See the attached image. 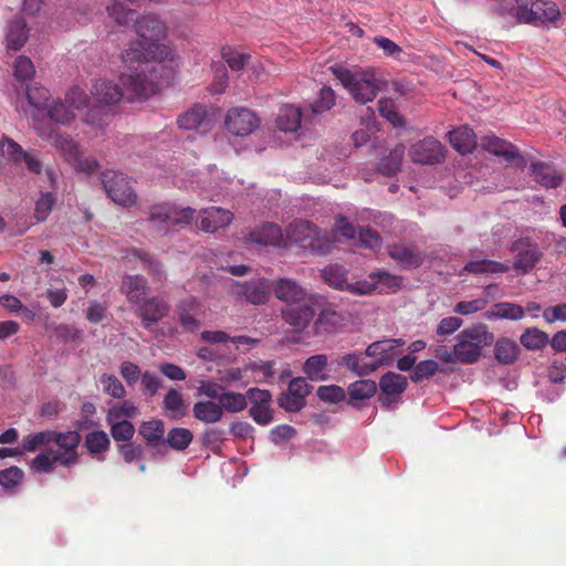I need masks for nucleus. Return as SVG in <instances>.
Segmentation results:
<instances>
[{"label": "nucleus", "mask_w": 566, "mask_h": 566, "mask_svg": "<svg viewBox=\"0 0 566 566\" xmlns=\"http://www.w3.org/2000/svg\"><path fill=\"white\" fill-rule=\"evenodd\" d=\"M177 124L180 129L196 130L200 134H205L211 128V119L208 116L207 108L199 104L180 114Z\"/></svg>", "instance_id": "obj_17"}, {"label": "nucleus", "mask_w": 566, "mask_h": 566, "mask_svg": "<svg viewBox=\"0 0 566 566\" xmlns=\"http://www.w3.org/2000/svg\"><path fill=\"white\" fill-rule=\"evenodd\" d=\"M377 390L375 381L369 379L358 380L348 387L350 402L371 398Z\"/></svg>", "instance_id": "obj_44"}, {"label": "nucleus", "mask_w": 566, "mask_h": 566, "mask_svg": "<svg viewBox=\"0 0 566 566\" xmlns=\"http://www.w3.org/2000/svg\"><path fill=\"white\" fill-rule=\"evenodd\" d=\"M192 412L196 419L205 423H216L223 417L222 407L212 400L196 402Z\"/></svg>", "instance_id": "obj_33"}, {"label": "nucleus", "mask_w": 566, "mask_h": 566, "mask_svg": "<svg viewBox=\"0 0 566 566\" xmlns=\"http://www.w3.org/2000/svg\"><path fill=\"white\" fill-rule=\"evenodd\" d=\"M316 313V298L285 305L282 310L283 319L297 331L306 328Z\"/></svg>", "instance_id": "obj_12"}, {"label": "nucleus", "mask_w": 566, "mask_h": 566, "mask_svg": "<svg viewBox=\"0 0 566 566\" xmlns=\"http://www.w3.org/2000/svg\"><path fill=\"white\" fill-rule=\"evenodd\" d=\"M302 122V112L298 107L293 105H283L280 108L276 126L280 130L285 133H294L296 132Z\"/></svg>", "instance_id": "obj_31"}, {"label": "nucleus", "mask_w": 566, "mask_h": 566, "mask_svg": "<svg viewBox=\"0 0 566 566\" xmlns=\"http://www.w3.org/2000/svg\"><path fill=\"white\" fill-rule=\"evenodd\" d=\"M486 298H476L472 301H461L453 307V313L459 315H470L484 310L488 305Z\"/></svg>", "instance_id": "obj_63"}, {"label": "nucleus", "mask_w": 566, "mask_h": 566, "mask_svg": "<svg viewBox=\"0 0 566 566\" xmlns=\"http://www.w3.org/2000/svg\"><path fill=\"white\" fill-rule=\"evenodd\" d=\"M271 290V284L268 280L259 279L240 284L238 293L242 294L248 302L258 305L269 300Z\"/></svg>", "instance_id": "obj_24"}, {"label": "nucleus", "mask_w": 566, "mask_h": 566, "mask_svg": "<svg viewBox=\"0 0 566 566\" xmlns=\"http://www.w3.org/2000/svg\"><path fill=\"white\" fill-rule=\"evenodd\" d=\"M260 120L256 115L244 107H233L226 116V127L229 133L235 136H248L259 127Z\"/></svg>", "instance_id": "obj_11"}, {"label": "nucleus", "mask_w": 566, "mask_h": 566, "mask_svg": "<svg viewBox=\"0 0 566 566\" xmlns=\"http://www.w3.org/2000/svg\"><path fill=\"white\" fill-rule=\"evenodd\" d=\"M327 361V356L324 354L313 355L305 360L303 373L312 381H325L328 379Z\"/></svg>", "instance_id": "obj_34"}, {"label": "nucleus", "mask_w": 566, "mask_h": 566, "mask_svg": "<svg viewBox=\"0 0 566 566\" xmlns=\"http://www.w3.org/2000/svg\"><path fill=\"white\" fill-rule=\"evenodd\" d=\"M409 155L413 163L421 165H439L446 158V148L438 139L427 137L413 144Z\"/></svg>", "instance_id": "obj_10"}, {"label": "nucleus", "mask_w": 566, "mask_h": 566, "mask_svg": "<svg viewBox=\"0 0 566 566\" xmlns=\"http://www.w3.org/2000/svg\"><path fill=\"white\" fill-rule=\"evenodd\" d=\"M169 311L168 303L158 296L144 300L138 304L137 315L142 318V324L149 329L154 324L164 318Z\"/></svg>", "instance_id": "obj_16"}, {"label": "nucleus", "mask_w": 566, "mask_h": 566, "mask_svg": "<svg viewBox=\"0 0 566 566\" xmlns=\"http://www.w3.org/2000/svg\"><path fill=\"white\" fill-rule=\"evenodd\" d=\"M439 369V365L434 359H426L418 363L411 374L410 379L413 382H421L424 379L431 378Z\"/></svg>", "instance_id": "obj_54"}, {"label": "nucleus", "mask_w": 566, "mask_h": 566, "mask_svg": "<svg viewBox=\"0 0 566 566\" xmlns=\"http://www.w3.org/2000/svg\"><path fill=\"white\" fill-rule=\"evenodd\" d=\"M524 23L545 24L559 18V10L555 2L549 0H535L527 10L515 13Z\"/></svg>", "instance_id": "obj_13"}, {"label": "nucleus", "mask_w": 566, "mask_h": 566, "mask_svg": "<svg viewBox=\"0 0 566 566\" xmlns=\"http://www.w3.org/2000/svg\"><path fill=\"white\" fill-rule=\"evenodd\" d=\"M312 387L305 378L297 377L290 381L287 390L279 398V406L289 412H297L305 406V398Z\"/></svg>", "instance_id": "obj_14"}, {"label": "nucleus", "mask_w": 566, "mask_h": 566, "mask_svg": "<svg viewBox=\"0 0 566 566\" xmlns=\"http://www.w3.org/2000/svg\"><path fill=\"white\" fill-rule=\"evenodd\" d=\"M514 253L513 268L524 272L531 270L541 259V252L537 244L526 239H521L512 244Z\"/></svg>", "instance_id": "obj_18"}, {"label": "nucleus", "mask_w": 566, "mask_h": 566, "mask_svg": "<svg viewBox=\"0 0 566 566\" xmlns=\"http://www.w3.org/2000/svg\"><path fill=\"white\" fill-rule=\"evenodd\" d=\"M524 308L521 305L503 302L495 304L490 311L484 313V317L489 321L497 318H506L518 321L524 317Z\"/></svg>", "instance_id": "obj_36"}, {"label": "nucleus", "mask_w": 566, "mask_h": 566, "mask_svg": "<svg viewBox=\"0 0 566 566\" xmlns=\"http://www.w3.org/2000/svg\"><path fill=\"white\" fill-rule=\"evenodd\" d=\"M59 461L52 449L39 453L30 463L31 469L38 473L52 472Z\"/></svg>", "instance_id": "obj_50"}, {"label": "nucleus", "mask_w": 566, "mask_h": 566, "mask_svg": "<svg viewBox=\"0 0 566 566\" xmlns=\"http://www.w3.org/2000/svg\"><path fill=\"white\" fill-rule=\"evenodd\" d=\"M250 57V54L239 52L231 48L222 50V59L226 61V63L232 71L242 70L248 64Z\"/></svg>", "instance_id": "obj_59"}, {"label": "nucleus", "mask_w": 566, "mask_h": 566, "mask_svg": "<svg viewBox=\"0 0 566 566\" xmlns=\"http://www.w3.org/2000/svg\"><path fill=\"white\" fill-rule=\"evenodd\" d=\"M51 442L56 446L53 452L60 465L69 468L78 463L77 448L81 436L77 431L57 432L53 430Z\"/></svg>", "instance_id": "obj_9"}, {"label": "nucleus", "mask_w": 566, "mask_h": 566, "mask_svg": "<svg viewBox=\"0 0 566 566\" xmlns=\"http://www.w3.org/2000/svg\"><path fill=\"white\" fill-rule=\"evenodd\" d=\"M331 70L359 104L371 102L380 90L381 82L370 70L352 72L342 66H332Z\"/></svg>", "instance_id": "obj_4"}, {"label": "nucleus", "mask_w": 566, "mask_h": 566, "mask_svg": "<svg viewBox=\"0 0 566 566\" xmlns=\"http://www.w3.org/2000/svg\"><path fill=\"white\" fill-rule=\"evenodd\" d=\"M389 255L406 269L417 268L423 261L422 254L413 247H407L402 244H395L389 247Z\"/></svg>", "instance_id": "obj_29"}, {"label": "nucleus", "mask_w": 566, "mask_h": 566, "mask_svg": "<svg viewBox=\"0 0 566 566\" xmlns=\"http://www.w3.org/2000/svg\"><path fill=\"white\" fill-rule=\"evenodd\" d=\"M274 295L285 305L300 303L313 297L296 281L292 279H281L273 286Z\"/></svg>", "instance_id": "obj_22"}, {"label": "nucleus", "mask_w": 566, "mask_h": 566, "mask_svg": "<svg viewBox=\"0 0 566 566\" xmlns=\"http://www.w3.org/2000/svg\"><path fill=\"white\" fill-rule=\"evenodd\" d=\"M96 102L85 114L83 120L93 127H103L111 115V106L117 104L124 96L122 88L111 80L98 78L91 88Z\"/></svg>", "instance_id": "obj_2"}, {"label": "nucleus", "mask_w": 566, "mask_h": 566, "mask_svg": "<svg viewBox=\"0 0 566 566\" xmlns=\"http://www.w3.org/2000/svg\"><path fill=\"white\" fill-rule=\"evenodd\" d=\"M53 430L40 431L28 434L22 440L23 452H33L41 446L51 443Z\"/></svg>", "instance_id": "obj_55"}, {"label": "nucleus", "mask_w": 566, "mask_h": 566, "mask_svg": "<svg viewBox=\"0 0 566 566\" xmlns=\"http://www.w3.org/2000/svg\"><path fill=\"white\" fill-rule=\"evenodd\" d=\"M317 397L325 402L337 403L345 399V390L337 385H328L318 387Z\"/></svg>", "instance_id": "obj_62"}, {"label": "nucleus", "mask_w": 566, "mask_h": 566, "mask_svg": "<svg viewBox=\"0 0 566 566\" xmlns=\"http://www.w3.org/2000/svg\"><path fill=\"white\" fill-rule=\"evenodd\" d=\"M378 109L382 117L390 122L395 127L402 125V118L397 112L396 104L390 98H381L378 102Z\"/></svg>", "instance_id": "obj_61"}, {"label": "nucleus", "mask_w": 566, "mask_h": 566, "mask_svg": "<svg viewBox=\"0 0 566 566\" xmlns=\"http://www.w3.org/2000/svg\"><path fill=\"white\" fill-rule=\"evenodd\" d=\"M285 243L297 244L318 254L331 251L335 234L323 233L315 224L306 220H295L285 230Z\"/></svg>", "instance_id": "obj_3"}, {"label": "nucleus", "mask_w": 566, "mask_h": 566, "mask_svg": "<svg viewBox=\"0 0 566 566\" xmlns=\"http://www.w3.org/2000/svg\"><path fill=\"white\" fill-rule=\"evenodd\" d=\"M494 335L484 324L464 328L457 336L455 356L461 364H474L482 356L483 347L492 345Z\"/></svg>", "instance_id": "obj_5"}, {"label": "nucleus", "mask_w": 566, "mask_h": 566, "mask_svg": "<svg viewBox=\"0 0 566 566\" xmlns=\"http://www.w3.org/2000/svg\"><path fill=\"white\" fill-rule=\"evenodd\" d=\"M108 15L113 18L118 24L127 25L136 20L137 13L135 10L126 8L122 2L115 0L106 7Z\"/></svg>", "instance_id": "obj_49"}, {"label": "nucleus", "mask_w": 566, "mask_h": 566, "mask_svg": "<svg viewBox=\"0 0 566 566\" xmlns=\"http://www.w3.org/2000/svg\"><path fill=\"white\" fill-rule=\"evenodd\" d=\"M520 355L517 343L511 338L502 337L496 340L494 356L501 364H513Z\"/></svg>", "instance_id": "obj_37"}, {"label": "nucleus", "mask_w": 566, "mask_h": 566, "mask_svg": "<svg viewBox=\"0 0 566 566\" xmlns=\"http://www.w3.org/2000/svg\"><path fill=\"white\" fill-rule=\"evenodd\" d=\"M49 117L59 124H70L75 118V112L64 101H56L48 108Z\"/></svg>", "instance_id": "obj_47"}, {"label": "nucleus", "mask_w": 566, "mask_h": 566, "mask_svg": "<svg viewBox=\"0 0 566 566\" xmlns=\"http://www.w3.org/2000/svg\"><path fill=\"white\" fill-rule=\"evenodd\" d=\"M139 434L151 447L164 444L165 424L160 419H151L142 422L138 430Z\"/></svg>", "instance_id": "obj_35"}, {"label": "nucleus", "mask_w": 566, "mask_h": 566, "mask_svg": "<svg viewBox=\"0 0 566 566\" xmlns=\"http://www.w3.org/2000/svg\"><path fill=\"white\" fill-rule=\"evenodd\" d=\"M64 99L74 112L82 111L90 104L88 95L78 85L70 87L65 93Z\"/></svg>", "instance_id": "obj_51"}, {"label": "nucleus", "mask_w": 566, "mask_h": 566, "mask_svg": "<svg viewBox=\"0 0 566 566\" xmlns=\"http://www.w3.org/2000/svg\"><path fill=\"white\" fill-rule=\"evenodd\" d=\"M163 386V379L150 370H145L140 377V389L146 397H154Z\"/></svg>", "instance_id": "obj_58"}, {"label": "nucleus", "mask_w": 566, "mask_h": 566, "mask_svg": "<svg viewBox=\"0 0 566 566\" xmlns=\"http://www.w3.org/2000/svg\"><path fill=\"white\" fill-rule=\"evenodd\" d=\"M0 156L18 165L24 163L27 168L34 174H40L42 163L35 150H23L13 139L0 134Z\"/></svg>", "instance_id": "obj_8"}, {"label": "nucleus", "mask_w": 566, "mask_h": 566, "mask_svg": "<svg viewBox=\"0 0 566 566\" xmlns=\"http://www.w3.org/2000/svg\"><path fill=\"white\" fill-rule=\"evenodd\" d=\"M346 276V269L337 264H331L322 271L323 280L328 285L339 290H346L348 284Z\"/></svg>", "instance_id": "obj_42"}, {"label": "nucleus", "mask_w": 566, "mask_h": 566, "mask_svg": "<svg viewBox=\"0 0 566 566\" xmlns=\"http://www.w3.org/2000/svg\"><path fill=\"white\" fill-rule=\"evenodd\" d=\"M23 479V471L18 467H10L0 471V485L11 489L18 485Z\"/></svg>", "instance_id": "obj_64"}, {"label": "nucleus", "mask_w": 566, "mask_h": 566, "mask_svg": "<svg viewBox=\"0 0 566 566\" xmlns=\"http://www.w3.org/2000/svg\"><path fill=\"white\" fill-rule=\"evenodd\" d=\"M232 220L233 213L230 210L220 207H209L200 211L198 227L205 232H216L229 226Z\"/></svg>", "instance_id": "obj_20"}, {"label": "nucleus", "mask_w": 566, "mask_h": 566, "mask_svg": "<svg viewBox=\"0 0 566 566\" xmlns=\"http://www.w3.org/2000/svg\"><path fill=\"white\" fill-rule=\"evenodd\" d=\"M510 266L505 263L493 261L490 259L469 261L464 271L473 274H495L507 272Z\"/></svg>", "instance_id": "obj_38"}, {"label": "nucleus", "mask_w": 566, "mask_h": 566, "mask_svg": "<svg viewBox=\"0 0 566 566\" xmlns=\"http://www.w3.org/2000/svg\"><path fill=\"white\" fill-rule=\"evenodd\" d=\"M405 150L403 145L396 146L387 157L380 160L378 170L385 176L395 175L401 167Z\"/></svg>", "instance_id": "obj_40"}, {"label": "nucleus", "mask_w": 566, "mask_h": 566, "mask_svg": "<svg viewBox=\"0 0 566 566\" xmlns=\"http://www.w3.org/2000/svg\"><path fill=\"white\" fill-rule=\"evenodd\" d=\"M482 147L495 155L503 157L507 163L522 165L523 157L518 154L517 149L506 140L500 139L495 136H485L481 143Z\"/></svg>", "instance_id": "obj_23"}, {"label": "nucleus", "mask_w": 566, "mask_h": 566, "mask_svg": "<svg viewBox=\"0 0 566 566\" xmlns=\"http://www.w3.org/2000/svg\"><path fill=\"white\" fill-rule=\"evenodd\" d=\"M531 174L545 188H557L562 184V176L545 163H532Z\"/></svg>", "instance_id": "obj_30"}, {"label": "nucleus", "mask_w": 566, "mask_h": 566, "mask_svg": "<svg viewBox=\"0 0 566 566\" xmlns=\"http://www.w3.org/2000/svg\"><path fill=\"white\" fill-rule=\"evenodd\" d=\"M48 139L77 171L90 174L98 167L95 158L83 156L78 143L71 137L51 132Z\"/></svg>", "instance_id": "obj_6"}, {"label": "nucleus", "mask_w": 566, "mask_h": 566, "mask_svg": "<svg viewBox=\"0 0 566 566\" xmlns=\"http://www.w3.org/2000/svg\"><path fill=\"white\" fill-rule=\"evenodd\" d=\"M405 345L401 338H389L371 343L365 350V355L376 358V365H388L397 356L399 348Z\"/></svg>", "instance_id": "obj_19"}, {"label": "nucleus", "mask_w": 566, "mask_h": 566, "mask_svg": "<svg viewBox=\"0 0 566 566\" xmlns=\"http://www.w3.org/2000/svg\"><path fill=\"white\" fill-rule=\"evenodd\" d=\"M248 243L258 247H282L286 245L285 234L282 229L272 222H264L250 231Z\"/></svg>", "instance_id": "obj_15"}, {"label": "nucleus", "mask_w": 566, "mask_h": 566, "mask_svg": "<svg viewBox=\"0 0 566 566\" xmlns=\"http://www.w3.org/2000/svg\"><path fill=\"white\" fill-rule=\"evenodd\" d=\"M98 381L105 395L114 399H124L126 397L127 391L125 386L114 374L103 373Z\"/></svg>", "instance_id": "obj_41"}, {"label": "nucleus", "mask_w": 566, "mask_h": 566, "mask_svg": "<svg viewBox=\"0 0 566 566\" xmlns=\"http://www.w3.org/2000/svg\"><path fill=\"white\" fill-rule=\"evenodd\" d=\"M187 403L176 388H169L163 400L165 415L171 420H179L187 413Z\"/></svg>", "instance_id": "obj_27"}, {"label": "nucleus", "mask_w": 566, "mask_h": 566, "mask_svg": "<svg viewBox=\"0 0 566 566\" xmlns=\"http://www.w3.org/2000/svg\"><path fill=\"white\" fill-rule=\"evenodd\" d=\"M193 439L192 432L187 428H174L167 433L166 442L174 450L182 451L189 447Z\"/></svg>", "instance_id": "obj_48"}, {"label": "nucleus", "mask_w": 566, "mask_h": 566, "mask_svg": "<svg viewBox=\"0 0 566 566\" xmlns=\"http://www.w3.org/2000/svg\"><path fill=\"white\" fill-rule=\"evenodd\" d=\"M101 181L105 192L115 203L130 207L136 202L137 196L124 174L105 170L101 174Z\"/></svg>", "instance_id": "obj_7"}, {"label": "nucleus", "mask_w": 566, "mask_h": 566, "mask_svg": "<svg viewBox=\"0 0 566 566\" xmlns=\"http://www.w3.org/2000/svg\"><path fill=\"white\" fill-rule=\"evenodd\" d=\"M147 290V281L142 275H125L122 280L120 291L132 304L144 301Z\"/></svg>", "instance_id": "obj_25"}, {"label": "nucleus", "mask_w": 566, "mask_h": 566, "mask_svg": "<svg viewBox=\"0 0 566 566\" xmlns=\"http://www.w3.org/2000/svg\"><path fill=\"white\" fill-rule=\"evenodd\" d=\"M13 69L15 78L21 82L31 80L35 74L32 61L24 55H20L15 59Z\"/></svg>", "instance_id": "obj_60"}, {"label": "nucleus", "mask_w": 566, "mask_h": 566, "mask_svg": "<svg viewBox=\"0 0 566 566\" xmlns=\"http://www.w3.org/2000/svg\"><path fill=\"white\" fill-rule=\"evenodd\" d=\"M219 405L222 411L240 412L248 406L247 395L233 391H223L219 397Z\"/></svg>", "instance_id": "obj_45"}, {"label": "nucleus", "mask_w": 566, "mask_h": 566, "mask_svg": "<svg viewBox=\"0 0 566 566\" xmlns=\"http://www.w3.org/2000/svg\"><path fill=\"white\" fill-rule=\"evenodd\" d=\"M201 305L195 296H189L182 300L176 308L178 323L189 332H195L200 327L198 315L200 314Z\"/></svg>", "instance_id": "obj_21"}, {"label": "nucleus", "mask_w": 566, "mask_h": 566, "mask_svg": "<svg viewBox=\"0 0 566 566\" xmlns=\"http://www.w3.org/2000/svg\"><path fill=\"white\" fill-rule=\"evenodd\" d=\"M343 322L344 317L340 313L332 308H324L319 312L318 317L314 322L315 333H335L343 325Z\"/></svg>", "instance_id": "obj_32"}, {"label": "nucleus", "mask_w": 566, "mask_h": 566, "mask_svg": "<svg viewBox=\"0 0 566 566\" xmlns=\"http://www.w3.org/2000/svg\"><path fill=\"white\" fill-rule=\"evenodd\" d=\"M134 22L138 39L130 42L123 54L126 70L119 78L128 98L140 99L156 93L164 84L169 71L163 63L171 61L174 53L159 44L166 35V27L159 18L147 14Z\"/></svg>", "instance_id": "obj_1"}, {"label": "nucleus", "mask_w": 566, "mask_h": 566, "mask_svg": "<svg viewBox=\"0 0 566 566\" xmlns=\"http://www.w3.org/2000/svg\"><path fill=\"white\" fill-rule=\"evenodd\" d=\"M521 344L527 349H541L547 342V335L538 328H527L520 337Z\"/></svg>", "instance_id": "obj_52"}, {"label": "nucleus", "mask_w": 566, "mask_h": 566, "mask_svg": "<svg viewBox=\"0 0 566 566\" xmlns=\"http://www.w3.org/2000/svg\"><path fill=\"white\" fill-rule=\"evenodd\" d=\"M407 378L400 374L387 373L379 381L380 389L388 396H399L407 388Z\"/></svg>", "instance_id": "obj_39"}, {"label": "nucleus", "mask_w": 566, "mask_h": 566, "mask_svg": "<svg viewBox=\"0 0 566 566\" xmlns=\"http://www.w3.org/2000/svg\"><path fill=\"white\" fill-rule=\"evenodd\" d=\"M139 415L138 407L132 400H123L122 402L112 406L107 411V417L115 419L135 418Z\"/></svg>", "instance_id": "obj_56"}, {"label": "nucleus", "mask_w": 566, "mask_h": 566, "mask_svg": "<svg viewBox=\"0 0 566 566\" xmlns=\"http://www.w3.org/2000/svg\"><path fill=\"white\" fill-rule=\"evenodd\" d=\"M335 92L327 86H324L319 91L318 98L311 104V111L313 114H321L331 109L335 105Z\"/></svg>", "instance_id": "obj_57"}, {"label": "nucleus", "mask_w": 566, "mask_h": 566, "mask_svg": "<svg viewBox=\"0 0 566 566\" xmlns=\"http://www.w3.org/2000/svg\"><path fill=\"white\" fill-rule=\"evenodd\" d=\"M7 46L10 50H20L28 40L27 23L21 17H14L6 30Z\"/></svg>", "instance_id": "obj_26"}, {"label": "nucleus", "mask_w": 566, "mask_h": 566, "mask_svg": "<svg viewBox=\"0 0 566 566\" xmlns=\"http://www.w3.org/2000/svg\"><path fill=\"white\" fill-rule=\"evenodd\" d=\"M106 421L116 441H129L133 438L135 428L127 419H115L106 416Z\"/></svg>", "instance_id": "obj_43"}, {"label": "nucleus", "mask_w": 566, "mask_h": 566, "mask_svg": "<svg viewBox=\"0 0 566 566\" xmlns=\"http://www.w3.org/2000/svg\"><path fill=\"white\" fill-rule=\"evenodd\" d=\"M449 142L452 147L462 155L472 153L476 146L475 135L468 126L451 130L449 133Z\"/></svg>", "instance_id": "obj_28"}, {"label": "nucleus", "mask_w": 566, "mask_h": 566, "mask_svg": "<svg viewBox=\"0 0 566 566\" xmlns=\"http://www.w3.org/2000/svg\"><path fill=\"white\" fill-rule=\"evenodd\" d=\"M170 206L171 203H161L150 208L148 220L155 229L161 231L170 226Z\"/></svg>", "instance_id": "obj_46"}, {"label": "nucleus", "mask_w": 566, "mask_h": 566, "mask_svg": "<svg viewBox=\"0 0 566 566\" xmlns=\"http://www.w3.org/2000/svg\"><path fill=\"white\" fill-rule=\"evenodd\" d=\"M85 447L91 454H99L109 448L108 436L104 431H93L85 437Z\"/></svg>", "instance_id": "obj_53"}]
</instances>
